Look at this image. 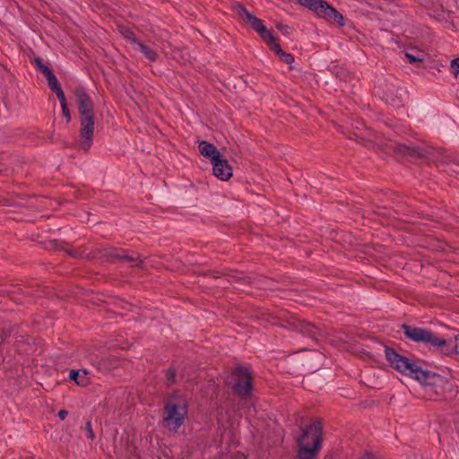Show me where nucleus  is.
Here are the masks:
<instances>
[{
    "mask_svg": "<svg viewBox=\"0 0 459 459\" xmlns=\"http://www.w3.org/2000/svg\"><path fill=\"white\" fill-rule=\"evenodd\" d=\"M240 274L241 273H238L237 271L226 269L222 272H214L212 277L217 279L222 276H226L229 278L228 282L230 281V279L232 281L238 283L249 284L251 282L249 277L242 276Z\"/></svg>",
    "mask_w": 459,
    "mask_h": 459,
    "instance_id": "dca6fc26",
    "label": "nucleus"
},
{
    "mask_svg": "<svg viewBox=\"0 0 459 459\" xmlns=\"http://www.w3.org/2000/svg\"><path fill=\"white\" fill-rule=\"evenodd\" d=\"M103 255L110 260L123 261L129 264L131 267H140L143 264L138 255H128L127 251L121 248L110 247L103 250Z\"/></svg>",
    "mask_w": 459,
    "mask_h": 459,
    "instance_id": "ddd939ff",
    "label": "nucleus"
},
{
    "mask_svg": "<svg viewBox=\"0 0 459 459\" xmlns=\"http://www.w3.org/2000/svg\"><path fill=\"white\" fill-rule=\"evenodd\" d=\"M233 10L245 22L251 25L266 45L276 38L273 31L264 26V22L252 14L241 3H237Z\"/></svg>",
    "mask_w": 459,
    "mask_h": 459,
    "instance_id": "1a4fd4ad",
    "label": "nucleus"
},
{
    "mask_svg": "<svg viewBox=\"0 0 459 459\" xmlns=\"http://www.w3.org/2000/svg\"><path fill=\"white\" fill-rule=\"evenodd\" d=\"M299 4L314 12L319 18L344 25L343 15L325 0H296Z\"/></svg>",
    "mask_w": 459,
    "mask_h": 459,
    "instance_id": "6e6552de",
    "label": "nucleus"
},
{
    "mask_svg": "<svg viewBox=\"0 0 459 459\" xmlns=\"http://www.w3.org/2000/svg\"><path fill=\"white\" fill-rule=\"evenodd\" d=\"M177 369L174 367H169L166 371L165 377L168 385H171L176 382Z\"/></svg>",
    "mask_w": 459,
    "mask_h": 459,
    "instance_id": "a878e982",
    "label": "nucleus"
},
{
    "mask_svg": "<svg viewBox=\"0 0 459 459\" xmlns=\"http://www.w3.org/2000/svg\"><path fill=\"white\" fill-rule=\"evenodd\" d=\"M360 459H377L369 453H366Z\"/></svg>",
    "mask_w": 459,
    "mask_h": 459,
    "instance_id": "c9c22d12",
    "label": "nucleus"
},
{
    "mask_svg": "<svg viewBox=\"0 0 459 459\" xmlns=\"http://www.w3.org/2000/svg\"><path fill=\"white\" fill-rule=\"evenodd\" d=\"M54 92L56 93V98L58 99L61 106L67 104V101H66V99H65V93H64V91L62 88L56 90Z\"/></svg>",
    "mask_w": 459,
    "mask_h": 459,
    "instance_id": "7c9ffc66",
    "label": "nucleus"
},
{
    "mask_svg": "<svg viewBox=\"0 0 459 459\" xmlns=\"http://www.w3.org/2000/svg\"><path fill=\"white\" fill-rule=\"evenodd\" d=\"M302 434L297 438L299 446L297 459H315L323 441V425L318 420L301 429Z\"/></svg>",
    "mask_w": 459,
    "mask_h": 459,
    "instance_id": "7ed1b4c3",
    "label": "nucleus"
},
{
    "mask_svg": "<svg viewBox=\"0 0 459 459\" xmlns=\"http://www.w3.org/2000/svg\"><path fill=\"white\" fill-rule=\"evenodd\" d=\"M385 354L386 360L389 362L393 368L410 377L414 373V369L417 368L420 362V360H411L409 358L401 355L394 348L391 347H385Z\"/></svg>",
    "mask_w": 459,
    "mask_h": 459,
    "instance_id": "9b49d317",
    "label": "nucleus"
},
{
    "mask_svg": "<svg viewBox=\"0 0 459 459\" xmlns=\"http://www.w3.org/2000/svg\"><path fill=\"white\" fill-rule=\"evenodd\" d=\"M354 135H355V137H356V138H355V140H356V141H358L359 139H361V140H362L361 143H362L365 147L369 148V149H370V148H374V147H375V143H374L373 142H371V141H369V140H363L360 136H359V135H358V134H355Z\"/></svg>",
    "mask_w": 459,
    "mask_h": 459,
    "instance_id": "473e14b6",
    "label": "nucleus"
},
{
    "mask_svg": "<svg viewBox=\"0 0 459 459\" xmlns=\"http://www.w3.org/2000/svg\"><path fill=\"white\" fill-rule=\"evenodd\" d=\"M65 244V243L60 242V241L55 239V240H51L49 242L48 247L52 248V249H56V250H64L66 253H68L69 255H71L73 257H76L78 255V253L74 250H71V249L64 247Z\"/></svg>",
    "mask_w": 459,
    "mask_h": 459,
    "instance_id": "4be33fe9",
    "label": "nucleus"
},
{
    "mask_svg": "<svg viewBox=\"0 0 459 459\" xmlns=\"http://www.w3.org/2000/svg\"><path fill=\"white\" fill-rule=\"evenodd\" d=\"M13 330V327H9L8 329L2 330L1 335H2V337H4V340H5V338H7L12 333Z\"/></svg>",
    "mask_w": 459,
    "mask_h": 459,
    "instance_id": "72a5a7b5",
    "label": "nucleus"
},
{
    "mask_svg": "<svg viewBox=\"0 0 459 459\" xmlns=\"http://www.w3.org/2000/svg\"><path fill=\"white\" fill-rule=\"evenodd\" d=\"M198 148L200 153L204 157L210 159L211 162H212L216 158L221 157V153L217 147L207 141H201Z\"/></svg>",
    "mask_w": 459,
    "mask_h": 459,
    "instance_id": "f3484780",
    "label": "nucleus"
},
{
    "mask_svg": "<svg viewBox=\"0 0 459 459\" xmlns=\"http://www.w3.org/2000/svg\"><path fill=\"white\" fill-rule=\"evenodd\" d=\"M274 318L277 322H273V324H278L284 328L297 331L315 342H317L318 338L322 336V331L317 326L304 320H300L289 312L283 310L279 311Z\"/></svg>",
    "mask_w": 459,
    "mask_h": 459,
    "instance_id": "423d86ee",
    "label": "nucleus"
},
{
    "mask_svg": "<svg viewBox=\"0 0 459 459\" xmlns=\"http://www.w3.org/2000/svg\"><path fill=\"white\" fill-rule=\"evenodd\" d=\"M45 77L48 81V87L50 88V90L52 91H56V90L62 88L56 76L55 75V74L53 72Z\"/></svg>",
    "mask_w": 459,
    "mask_h": 459,
    "instance_id": "393cba45",
    "label": "nucleus"
},
{
    "mask_svg": "<svg viewBox=\"0 0 459 459\" xmlns=\"http://www.w3.org/2000/svg\"><path fill=\"white\" fill-rule=\"evenodd\" d=\"M32 64H34L37 69L40 71L45 76L53 72L48 65L44 64L42 58L39 56L33 59Z\"/></svg>",
    "mask_w": 459,
    "mask_h": 459,
    "instance_id": "b1692460",
    "label": "nucleus"
},
{
    "mask_svg": "<svg viewBox=\"0 0 459 459\" xmlns=\"http://www.w3.org/2000/svg\"><path fill=\"white\" fill-rule=\"evenodd\" d=\"M429 14L439 22H444L447 20L449 12L446 11L442 4L438 6L433 5L429 9Z\"/></svg>",
    "mask_w": 459,
    "mask_h": 459,
    "instance_id": "412c9836",
    "label": "nucleus"
},
{
    "mask_svg": "<svg viewBox=\"0 0 459 459\" xmlns=\"http://www.w3.org/2000/svg\"><path fill=\"white\" fill-rule=\"evenodd\" d=\"M76 99L77 108L80 120V132L78 146L84 152H88L93 141L94 134V111L93 102L90 95L86 92L84 87L79 85L74 90Z\"/></svg>",
    "mask_w": 459,
    "mask_h": 459,
    "instance_id": "f03ea898",
    "label": "nucleus"
},
{
    "mask_svg": "<svg viewBox=\"0 0 459 459\" xmlns=\"http://www.w3.org/2000/svg\"><path fill=\"white\" fill-rule=\"evenodd\" d=\"M414 370L411 378L420 382L429 394L443 395L446 398V394L453 391V383L446 377L436 372L423 369L420 364Z\"/></svg>",
    "mask_w": 459,
    "mask_h": 459,
    "instance_id": "39448f33",
    "label": "nucleus"
},
{
    "mask_svg": "<svg viewBox=\"0 0 459 459\" xmlns=\"http://www.w3.org/2000/svg\"><path fill=\"white\" fill-rule=\"evenodd\" d=\"M87 374L88 372L85 369H72L69 373V378L81 386H86L89 384L86 377Z\"/></svg>",
    "mask_w": 459,
    "mask_h": 459,
    "instance_id": "6ab92c4d",
    "label": "nucleus"
},
{
    "mask_svg": "<svg viewBox=\"0 0 459 459\" xmlns=\"http://www.w3.org/2000/svg\"><path fill=\"white\" fill-rule=\"evenodd\" d=\"M61 108H62L63 116L65 117L67 123H69L71 121V113H70V110L68 108V105L67 104L62 105Z\"/></svg>",
    "mask_w": 459,
    "mask_h": 459,
    "instance_id": "2f4dec72",
    "label": "nucleus"
},
{
    "mask_svg": "<svg viewBox=\"0 0 459 459\" xmlns=\"http://www.w3.org/2000/svg\"><path fill=\"white\" fill-rule=\"evenodd\" d=\"M121 35L130 41L134 46L136 45V42H139L140 40L136 38L134 32L128 27H121L119 30Z\"/></svg>",
    "mask_w": 459,
    "mask_h": 459,
    "instance_id": "5701e85b",
    "label": "nucleus"
},
{
    "mask_svg": "<svg viewBox=\"0 0 459 459\" xmlns=\"http://www.w3.org/2000/svg\"><path fill=\"white\" fill-rule=\"evenodd\" d=\"M401 329L405 339L423 344L430 351L438 352L443 356L459 353V333L453 338L445 339L429 328L403 324Z\"/></svg>",
    "mask_w": 459,
    "mask_h": 459,
    "instance_id": "f257e3e1",
    "label": "nucleus"
},
{
    "mask_svg": "<svg viewBox=\"0 0 459 459\" xmlns=\"http://www.w3.org/2000/svg\"><path fill=\"white\" fill-rule=\"evenodd\" d=\"M134 48L141 51L144 56L151 62H155L158 59V54L155 50L152 49L149 46L142 41L136 42Z\"/></svg>",
    "mask_w": 459,
    "mask_h": 459,
    "instance_id": "aec40b11",
    "label": "nucleus"
},
{
    "mask_svg": "<svg viewBox=\"0 0 459 459\" xmlns=\"http://www.w3.org/2000/svg\"><path fill=\"white\" fill-rule=\"evenodd\" d=\"M67 415L68 411L65 410H60L57 413V416L60 420H65Z\"/></svg>",
    "mask_w": 459,
    "mask_h": 459,
    "instance_id": "f704fd0d",
    "label": "nucleus"
},
{
    "mask_svg": "<svg viewBox=\"0 0 459 459\" xmlns=\"http://www.w3.org/2000/svg\"><path fill=\"white\" fill-rule=\"evenodd\" d=\"M267 46L279 56L281 61L284 64L291 65L294 62V56L281 49L278 38H275L273 41L270 42V44H267Z\"/></svg>",
    "mask_w": 459,
    "mask_h": 459,
    "instance_id": "a211bd4d",
    "label": "nucleus"
},
{
    "mask_svg": "<svg viewBox=\"0 0 459 459\" xmlns=\"http://www.w3.org/2000/svg\"><path fill=\"white\" fill-rule=\"evenodd\" d=\"M456 22L459 23V13L455 16Z\"/></svg>",
    "mask_w": 459,
    "mask_h": 459,
    "instance_id": "e433bc0d",
    "label": "nucleus"
},
{
    "mask_svg": "<svg viewBox=\"0 0 459 459\" xmlns=\"http://www.w3.org/2000/svg\"><path fill=\"white\" fill-rule=\"evenodd\" d=\"M212 164L213 175L219 179L226 181L232 176V169L229 161L222 155L212 160Z\"/></svg>",
    "mask_w": 459,
    "mask_h": 459,
    "instance_id": "4468645a",
    "label": "nucleus"
},
{
    "mask_svg": "<svg viewBox=\"0 0 459 459\" xmlns=\"http://www.w3.org/2000/svg\"><path fill=\"white\" fill-rule=\"evenodd\" d=\"M378 147L386 154L394 155L397 160H406L411 162L426 154V150L420 146L399 143L392 140L381 143Z\"/></svg>",
    "mask_w": 459,
    "mask_h": 459,
    "instance_id": "0eeeda50",
    "label": "nucleus"
},
{
    "mask_svg": "<svg viewBox=\"0 0 459 459\" xmlns=\"http://www.w3.org/2000/svg\"><path fill=\"white\" fill-rule=\"evenodd\" d=\"M421 56L422 55H420V54L414 55V54L410 53V52H406L405 53V56L408 59V61L411 64H415V65L419 64V63H422L423 57Z\"/></svg>",
    "mask_w": 459,
    "mask_h": 459,
    "instance_id": "bb28decb",
    "label": "nucleus"
},
{
    "mask_svg": "<svg viewBox=\"0 0 459 459\" xmlns=\"http://www.w3.org/2000/svg\"><path fill=\"white\" fill-rule=\"evenodd\" d=\"M164 411L166 416L163 418V426L177 433L187 416V400L178 392H174L165 403Z\"/></svg>",
    "mask_w": 459,
    "mask_h": 459,
    "instance_id": "20e7f679",
    "label": "nucleus"
},
{
    "mask_svg": "<svg viewBox=\"0 0 459 459\" xmlns=\"http://www.w3.org/2000/svg\"><path fill=\"white\" fill-rule=\"evenodd\" d=\"M231 375L235 381L232 385L233 392L241 399L247 398L253 390L252 376L249 368L238 365L232 370Z\"/></svg>",
    "mask_w": 459,
    "mask_h": 459,
    "instance_id": "9d476101",
    "label": "nucleus"
},
{
    "mask_svg": "<svg viewBox=\"0 0 459 459\" xmlns=\"http://www.w3.org/2000/svg\"><path fill=\"white\" fill-rule=\"evenodd\" d=\"M85 430H86L87 437L91 440H93L95 437V435H94V432L92 429L91 421L90 420H88L85 423Z\"/></svg>",
    "mask_w": 459,
    "mask_h": 459,
    "instance_id": "c85d7f7f",
    "label": "nucleus"
},
{
    "mask_svg": "<svg viewBox=\"0 0 459 459\" xmlns=\"http://www.w3.org/2000/svg\"><path fill=\"white\" fill-rule=\"evenodd\" d=\"M92 365L100 372L108 373L119 365V359L115 356H107L100 359H92Z\"/></svg>",
    "mask_w": 459,
    "mask_h": 459,
    "instance_id": "2eb2a0df",
    "label": "nucleus"
},
{
    "mask_svg": "<svg viewBox=\"0 0 459 459\" xmlns=\"http://www.w3.org/2000/svg\"><path fill=\"white\" fill-rule=\"evenodd\" d=\"M451 72L455 76H459V57L455 58L450 64Z\"/></svg>",
    "mask_w": 459,
    "mask_h": 459,
    "instance_id": "cd10ccee",
    "label": "nucleus"
},
{
    "mask_svg": "<svg viewBox=\"0 0 459 459\" xmlns=\"http://www.w3.org/2000/svg\"><path fill=\"white\" fill-rule=\"evenodd\" d=\"M377 89V93L386 103L394 107H399L401 105V89L394 82L385 81L384 82H380Z\"/></svg>",
    "mask_w": 459,
    "mask_h": 459,
    "instance_id": "f8f14e48",
    "label": "nucleus"
},
{
    "mask_svg": "<svg viewBox=\"0 0 459 459\" xmlns=\"http://www.w3.org/2000/svg\"><path fill=\"white\" fill-rule=\"evenodd\" d=\"M276 28L283 34V35H289L292 31V28L289 25L283 24V23H277Z\"/></svg>",
    "mask_w": 459,
    "mask_h": 459,
    "instance_id": "c756f323",
    "label": "nucleus"
}]
</instances>
